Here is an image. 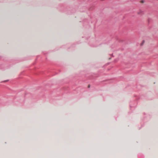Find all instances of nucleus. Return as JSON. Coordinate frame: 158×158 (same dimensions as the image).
I'll return each mask as SVG.
<instances>
[{"instance_id": "1", "label": "nucleus", "mask_w": 158, "mask_h": 158, "mask_svg": "<svg viewBox=\"0 0 158 158\" xmlns=\"http://www.w3.org/2000/svg\"><path fill=\"white\" fill-rule=\"evenodd\" d=\"M8 81V80H6V81H3V82H6Z\"/></svg>"}]
</instances>
